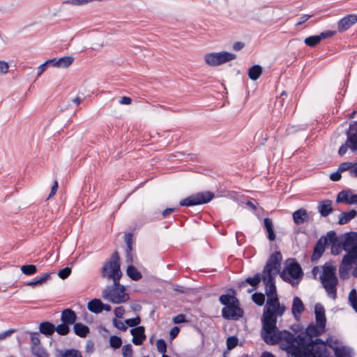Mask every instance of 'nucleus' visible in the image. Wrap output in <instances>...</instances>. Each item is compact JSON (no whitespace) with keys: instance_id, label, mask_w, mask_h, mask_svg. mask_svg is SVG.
Here are the masks:
<instances>
[{"instance_id":"obj_11","label":"nucleus","mask_w":357,"mask_h":357,"mask_svg":"<svg viewBox=\"0 0 357 357\" xmlns=\"http://www.w3.org/2000/svg\"><path fill=\"white\" fill-rule=\"evenodd\" d=\"M222 316L227 320H238L243 316V310L239 306V303H233L228 307L222 308Z\"/></svg>"},{"instance_id":"obj_51","label":"nucleus","mask_w":357,"mask_h":357,"mask_svg":"<svg viewBox=\"0 0 357 357\" xmlns=\"http://www.w3.org/2000/svg\"><path fill=\"white\" fill-rule=\"evenodd\" d=\"M71 273V268L69 267H65L58 272V276L64 280L66 279Z\"/></svg>"},{"instance_id":"obj_22","label":"nucleus","mask_w":357,"mask_h":357,"mask_svg":"<svg viewBox=\"0 0 357 357\" xmlns=\"http://www.w3.org/2000/svg\"><path fill=\"white\" fill-rule=\"evenodd\" d=\"M292 218L296 225H303L309 220V214L306 209L301 208L292 213Z\"/></svg>"},{"instance_id":"obj_9","label":"nucleus","mask_w":357,"mask_h":357,"mask_svg":"<svg viewBox=\"0 0 357 357\" xmlns=\"http://www.w3.org/2000/svg\"><path fill=\"white\" fill-rule=\"evenodd\" d=\"M261 321L264 339L266 337H271L273 334H277L279 330L276 326V316L271 314V312L268 313H263V318Z\"/></svg>"},{"instance_id":"obj_63","label":"nucleus","mask_w":357,"mask_h":357,"mask_svg":"<svg viewBox=\"0 0 357 357\" xmlns=\"http://www.w3.org/2000/svg\"><path fill=\"white\" fill-rule=\"evenodd\" d=\"M36 355L38 356V357H48V354L43 349H41L40 347L36 348Z\"/></svg>"},{"instance_id":"obj_54","label":"nucleus","mask_w":357,"mask_h":357,"mask_svg":"<svg viewBox=\"0 0 357 357\" xmlns=\"http://www.w3.org/2000/svg\"><path fill=\"white\" fill-rule=\"evenodd\" d=\"M9 64L5 61H0V74H6L8 72Z\"/></svg>"},{"instance_id":"obj_17","label":"nucleus","mask_w":357,"mask_h":357,"mask_svg":"<svg viewBox=\"0 0 357 357\" xmlns=\"http://www.w3.org/2000/svg\"><path fill=\"white\" fill-rule=\"evenodd\" d=\"M130 332L132 335V342L134 344L139 346L143 344L146 337L144 326H137L130 329Z\"/></svg>"},{"instance_id":"obj_46","label":"nucleus","mask_w":357,"mask_h":357,"mask_svg":"<svg viewBox=\"0 0 357 357\" xmlns=\"http://www.w3.org/2000/svg\"><path fill=\"white\" fill-rule=\"evenodd\" d=\"M133 350L131 344H126L122 347L123 357H132Z\"/></svg>"},{"instance_id":"obj_38","label":"nucleus","mask_w":357,"mask_h":357,"mask_svg":"<svg viewBox=\"0 0 357 357\" xmlns=\"http://www.w3.org/2000/svg\"><path fill=\"white\" fill-rule=\"evenodd\" d=\"M74 58L70 56L61 57L56 61L57 68H66L69 67L73 62Z\"/></svg>"},{"instance_id":"obj_13","label":"nucleus","mask_w":357,"mask_h":357,"mask_svg":"<svg viewBox=\"0 0 357 357\" xmlns=\"http://www.w3.org/2000/svg\"><path fill=\"white\" fill-rule=\"evenodd\" d=\"M346 135L351 151L357 153V121H353L350 123Z\"/></svg>"},{"instance_id":"obj_36","label":"nucleus","mask_w":357,"mask_h":357,"mask_svg":"<svg viewBox=\"0 0 357 357\" xmlns=\"http://www.w3.org/2000/svg\"><path fill=\"white\" fill-rule=\"evenodd\" d=\"M219 301L222 305H225V307H228L233 303H237V304H238V298L234 296L229 294L221 295L219 298Z\"/></svg>"},{"instance_id":"obj_52","label":"nucleus","mask_w":357,"mask_h":357,"mask_svg":"<svg viewBox=\"0 0 357 357\" xmlns=\"http://www.w3.org/2000/svg\"><path fill=\"white\" fill-rule=\"evenodd\" d=\"M351 268L341 264L339 267L340 276L342 279H345L348 277V272Z\"/></svg>"},{"instance_id":"obj_42","label":"nucleus","mask_w":357,"mask_h":357,"mask_svg":"<svg viewBox=\"0 0 357 357\" xmlns=\"http://www.w3.org/2000/svg\"><path fill=\"white\" fill-rule=\"evenodd\" d=\"M109 345L114 349L120 348L122 345L121 338L116 335H112L109 337Z\"/></svg>"},{"instance_id":"obj_25","label":"nucleus","mask_w":357,"mask_h":357,"mask_svg":"<svg viewBox=\"0 0 357 357\" xmlns=\"http://www.w3.org/2000/svg\"><path fill=\"white\" fill-rule=\"evenodd\" d=\"M279 303L280 302L278 296L271 297L270 295H268L266 304L264 308V313L271 312V314L275 315V308L278 307Z\"/></svg>"},{"instance_id":"obj_6","label":"nucleus","mask_w":357,"mask_h":357,"mask_svg":"<svg viewBox=\"0 0 357 357\" xmlns=\"http://www.w3.org/2000/svg\"><path fill=\"white\" fill-rule=\"evenodd\" d=\"M214 197V193L210 191L201 192L193 194L180 201L179 205L182 206H194L204 204L211 201Z\"/></svg>"},{"instance_id":"obj_19","label":"nucleus","mask_w":357,"mask_h":357,"mask_svg":"<svg viewBox=\"0 0 357 357\" xmlns=\"http://www.w3.org/2000/svg\"><path fill=\"white\" fill-rule=\"evenodd\" d=\"M350 190H342L337 196L336 202L347 204H357V195H350Z\"/></svg>"},{"instance_id":"obj_15","label":"nucleus","mask_w":357,"mask_h":357,"mask_svg":"<svg viewBox=\"0 0 357 357\" xmlns=\"http://www.w3.org/2000/svg\"><path fill=\"white\" fill-rule=\"evenodd\" d=\"M342 245L345 251H357V232L347 233Z\"/></svg>"},{"instance_id":"obj_53","label":"nucleus","mask_w":357,"mask_h":357,"mask_svg":"<svg viewBox=\"0 0 357 357\" xmlns=\"http://www.w3.org/2000/svg\"><path fill=\"white\" fill-rule=\"evenodd\" d=\"M113 324L120 331H126L128 329V327L121 321L117 320L116 318L113 319Z\"/></svg>"},{"instance_id":"obj_61","label":"nucleus","mask_w":357,"mask_h":357,"mask_svg":"<svg viewBox=\"0 0 357 357\" xmlns=\"http://www.w3.org/2000/svg\"><path fill=\"white\" fill-rule=\"evenodd\" d=\"M330 178L333 181H338L341 178V172L337 169V172L330 175Z\"/></svg>"},{"instance_id":"obj_4","label":"nucleus","mask_w":357,"mask_h":357,"mask_svg":"<svg viewBox=\"0 0 357 357\" xmlns=\"http://www.w3.org/2000/svg\"><path fill=\"white\" fill-rule=\"evenodd\" d=\"M102 277L112 279L114 282V289H119L120 279L122 276L121 271L120 257L117 251H115L111 256L109 260L106 262L102 268Z\"/></svg>"},{"instance_id":"obj_3","label":"nucleus","mask_w":357,"mask_h":357,"mask_svg":"<svg viewBox=\"0 0 357 357\" xmlns=\"http://www.w3.org/2000/svg\"><path fill=\"white\" fill-rule=\"evenodd\" d=\"M282 340L285 341L287 344L286 351L291 357H305V353L303 352V349H298L300 346L298 335L294 336L289 331H278L277 334L264 338V342L271 345L278 344Z\"/></svg>"},{"instance_id":"obj_32","label":"nucleus","mask_w":357,"mask_h":357,"mask_svg":"<svg viewBox=\"0 0 357 357\" xmlns=\"http://www.w3.org/2000/svg\"><path fill=\"white\" fill-rule=\"evenodd\" d=\"M101 306H102V303L98 298L92 299L88 303L89 310L96 314H98L102 312Z\"/></svg>"},{"instance_id":"obj_48","label":"nucleus","mask_w":357,"mask_h":357,"mask_svg":"<svg viewBox=\"0 0 357 357\" xmlns=\"http://www.w3.org/2000/svg\"><path fill=\"white\" fill-rule=\"evenodd\" d=\"M238 342L236 336H230L227 339V347L228 350H231L237 345Z\"/></svg>"},{"instance_id":"obj_1","label":"nucleus","mask_w":357,"mask_h":357,"mask_svg":"<svg viewBox=\"0 0 357 357\" xmlns=\"http://www.w3.org/2000/svg\"><path fill=\"white\" fill-rule=\"evenodd\" d=\"M325 328H321L319 325L310 324L305 332L298 334L299 347L305 353V357H331L330 352L327 350L326 342L320 338L313 340L314 337L320 335Z\"/></svg>"},{"instance_id":"obj_28","label":"nucleus","mask_w":357,"mask_h":357,"mask_svg":"<svg viewBox=\"0 0 357 357\" xmlns=\"http://www.w3.org/2000/svg\"><path fill=\"white\" fill-rule=\"evenodd\" d=\"M40 333L47 337L51 336L55 332V326L49 321H43L39 326Z\"/></svg>"},{"instance_id":"obj_30","label":"nucleus","mask_w":357,"mask_h":357,"mask_svg":"<svg viewBox=\"0 0 357 357\" xmlns=\"http://www.w3.org/2000/svg\"><path fill=\"white\" fill-rule=\"evenodd\" d=\"M73 325L74 333L80 337H86L90 332L89 328L82 323L75 322Z\"/></svg>"},{"instance_id":"obj_39","label":"nucleus","mask_w":357,"mask_h":357,"mask_svg":"<svg viewBox=\"0 0 357 357\" xmlns=\"http://www.w3.org/2000/svg\"><path fill=\"white\" fill-rule=\"evenodd\" d=\"M60 355L56 357H82V353L75 349H66L63 352L59 351Z\"/></svg>"},{"instance_id":"obj_5","label":"nucleus","mask_w":357,"mask_h":357,"mask_svg":"<svg viewBox=\"0 0 357 357\" xmlns=\"http://www.w3.org/2000/svg\"><path fill=\"white\" fill-rule=\"evenodd\" d=\"M335 271L336 267L335 266L326 263L323 266V273L320 277L321 282L326 292L333 298L336 297L338 283Z\"/></svg>"},{"instance_id":"obj_20","label":"nucleus","mask_w":357,"mask_h":357,"mask_svg":"<svg viewBox=\"0 0 357 357\" xmlns=\"http://www.w3.org/2000/svg\"><path fill=\"white\" fill-rule=\"evenodd\" d=\"M305 310V305L302 301V300L298 297L295 296L293 299L292 306H291V312L294 317V319L298 321L301 318V313Z\"/></svg>"},{"instance_id":"obj_37","label":"nucleus","mask_w":357,"mask_h":357,"mask_svg":"<svg viewBox=\"0 0 357 357\" xmlns=\"http://www.w3.org/2000/svg\"><path fill=\"white\" fill-rule=\"evenodd\" d=\"M262 73V68L259 65L252 66L248 70V77L252 80H257Z\"/></svg>"},{"instance_id":"obj_50","label":"nucleus","mask_w":357,"mask_h":357,"mask_svg":"<svg viewBox=\"0 0 357 357\" xmlns=\"http://www.w3.org/2000/svg\"><path fill=\"white\" fill-rule=\"evenodd\" d=\"M156 346L158 351L161 354H165L167 351V344L163 339H159L157 340Z\"/></svg>"},{"instance_id":"obj_55","label":"nucleus","mask_w":357,"mask_h":357,"mask_svg":"<svg viewBox=\"0 0 357 357\" xmlns=\"http://www.w3.org/2000/svg\"><path fill=\"white\" fill-rule=\"evenodd\" d=\"M348 149H350V145L347 140L345 143L342 144L338 150L339 155L341 156L344 155L347 153Z\"/></svg>"},{"instance_id":"obj_58","label":"nucleus","mask_w":357,"mask_h":357,"mask_svg":"<svg viewBox=\"0 0 357 357\" xmlns=\"http://www.w3.org/2000/svg\"><path fill=\"white\" fill-rule=\"evenodd\" d=\"M313 16V15H303L301 16L297 23L296 24V26H300L303 24L304 22H305L307 20H308L310 18H311Z\"/></svg>"},{"instance_id":"obj_14","label":"nucleus","mask_w":357,"mask_h":357,"mask_svg":"<svg viewBox=\"0 0 357 357\" xmlns=\"http://www.w3.org/2000/svg\"><path fill=\"white\" fill-rule=\"evenodd\" d=\"M335 34V31H326L321 32L319 35L311 36L307 37L304 40V43L307 46L310 47H315L322 40L331 38Z\"/></svg>"},{"instance_id":"obj_64","label":"nucleus","mask_w":357,"mask_h":357,"mask_svg":"<svg viewBox=\"0 0 357 357\" xmlns=\"http://www.w3.org/2000/svg\"><path fill=\"white\" fill-rule=\"evenodd\" d=\"M36 355L38 356V357H48V354L43 349H41L40 347L36 348Z\"/></svg>"},{"instance_id":"obj_16","label":"nucleus","mask_w":357,"mask_h":357,"mask_svg":"<svg viewBox=\"0 0 357 357\" xmlns=\"http://www.w3.org/2000/svg\"><path fill=\"white\" fill-rule=\"evenodd\" d=\"M357 22V15H348L342 18L337 22V29L340 33L344 32L348 30L351 26Z\"/></svg>"},{"instance_id":"obj_56","label":"nucleus","mask_w":357,"mask_h":357,"mask_svg":"<svg viewBox=\"0 0 357 357\" xmlns=\"http://www.w3.org/2000/svg\"><path fill=\"white\" fill-rule=\"evenodd\" d=\"M173 322L174 324H181L187 322L185 316L183 314H178L173 318Z\"/></svg>"},{"instance_id":"obj_41","label":"nucleus","mask_w":357,"mask_h":357,"mask_svg":"<svg viewBox=\"0 0 357 357\" xmlns=\"http://www.w3.org/2000/svg\"><path fill=\"white\" fill-rule=\"evenodd\" d=\"M55 331L60 335H66L70 333L69 325L62 322L55 327Z\"/></svg>"},{"instance_id":"obj_43","label":"nucleus","mask_w":357,"mask_h":357,"mask_svg":"<svg viewBox=\"0 0 357 357\" xmlns=\"http://www.w3.org/2000/svg\"><path fill=\"white\" fill-rule=\"evenodd\" d=\"M252 301L259 306L264 305L265 301V296L261 292H255L252 295Z\"/></svg>"},{"instance_id":"obj_7","label":"nucleus","mask_w":357,"mask_h":357,"mask_svg":"<svg viewBox=\"0 0 357 357\" xmlns=\"http://www.w3.org/2000/svg\"><path fill=\"white\" fill-rule=\"evenodd\" d=\"M303 273L300 264L294 259L280 273V278L286 282L294 286V282L290 279L301 280Z\"/></svg>"},{"instance_id":"obj_24","label":"nucleus","mask_w":357,"mask_h":357,"mask_svg":"<svg viewBox=\"0 0 357 357\" xmlns=\"http://www.w3.org/2000/svg\"><path fill=\"white\" fill-rule=\"evenodd\" d=\"M326 343L329 347L333 349L335 357H350L349 351L344 347H340L334 345L337 343L336 341L327 340Z\"/></svg>"},{"instance_id":"obj_34","label":"nucleus","mask_w":357,"mask_h":357,"mask_svg":"<svg viewBox=\"0 0 357 357\" xmlns=\"http://www.w3.org/2000/svg\"><path fill=\"white\" fill-rule=\"evenodd\" d=\"M126 273L128 276L134 281H138L142 278V273L132 265L128 266Z\"/></svg>"},{"instance_id":"obj_31","label":"nucleus","mask_w":357,"mask_h":357,"mask_svg":"<svg viewBox=\"0 0 357 357\" xmlns=\"http://www.w3.org/2000/svg\"><path fill=\"white\" fill-rule=\"evenodd\" d=\"M357 215L356 210L352 209L348 212H343L339 216L338 223L340 225H345Z\"/></svg>"},{"instance_id":"obj_23","label":"nucleus","mask_w":357,"mask_h":357,"mask_svg":"<svg viewBox=\"0 0 357 357\" xmlns=\"http://www.w3.org/2000/svg\"><path fill=\"white\" fill-rule=\"evenodd\" d=\"M77 314L70 308L64 309L61 312V321L68 325L74 324L77 320Z\"/></svg>"},{"instance_id":"obj_26","label":"nucleus","mask_w":357,"mask_h":357,"mask_svg":"<svg viewBox=\"0 0 357 357\" xmlns=\"http://www.w3.org/2000/svg\"><path fill=\"white\" fill-rule=\"evenodd\" d=\"M261 280H262V273H257L253 277H249L246 278L245 280L242 281L239 287H245L248 284H250L252 287H254V289H257Z\"/></svg>"},{"instance_id":"obj_10","label":"nucleus","mask_w":357,"mask_h":357,"mask_svg":"<svg viewBox=\"0 0 357 357\" xmlns=\"http://www.w3.org/2000/svg\"><path fill=\"white\" fill-rule=\"evenodd\" d=\"M126 288L121 285L119 289L105 290L102 296L112 303H122L129 300L130 296L125 292Z\"/></svg>"},{"instance_id":"obj_47","label":"nucleus","mask_w":357,"mask_h":357,"mask_svg":"<svg viewBox=\"0 0 357 357\" xmlns=\"http://www.w3.org/2000/svg\"><path fill=\"white\" fill-rule=\"evenodd\" d=\"M125 242L126 243V250H133V236L131 233L125 234Z\"/></svg>"},{"instance_id":"obj_8","label":"nucleus","mask_w":357,"mask_h":357,"mask_svg":"<svg viewBox=\"0 0 357 357\" xmlns=\"http://www.w3.org/2000/svg\"><path fill=\"white\" fill-rule=\"evenodd\" d=\"M236 58V54L228 52H213L206 54L205 62L210 66H218L232 61Z\"/></svg>"},{"instance_id":"obj_57","label":"nucleus","mask_w":357,"mask_h":357,"mask_svg":"<svg viewBox=\"0 0 357 357\" xmlns=\"http://www.w3.org/2000/svg\"><path fill=\"white\" fill-rule=\"evenodd\" d=\"M114 312L116 317L121 318L125 313V309L123 306H119L115 308Z\"/></svg>"},{"instance_id":"obj_49","label":"nucleus","mask_w":357,"mask_h":357,"mask_svg":"<svg viewBox=\"0 0 357 357\" xmlns=\"http://www.w3.org/2000/svg\"><path fill=\"white\" fill-rule=\"evenodd\" d=\"M140 321L141 319L139 316H137L135 318L127 319L125 321V323L130 327L135 328L140 324Z\"/></svg>"},{"instance_id":"obj_2","label":"nucleus","mask_w":357,"mask_h":357,"mask_svg":"<svg viewBox=\"0 0 357 357\" xmlns=\"http://www.w3.org/2000/svg\"><path fill=\"white\" fill-rule=\"evenodd\" d=\"M282 256L280 251H275L268 258L262 271V282L266 285V294L268 297L278 296L275 278L279 273Z\"/></svg>"},{"instance_id":"obj_62","label":"nucleus","mask_w":357,"mask_h":357,"mask_svg":"<svg viewBox=\"0 0 357 357\" xmlns=\"http://www.w3.org/2000/svg\"><path fill=\"white\" fill-rule=\"evenodd\" d=\"M285 310V306L283 305H280V304L279 303L278 307L275 308V316H282L284 313Z\"/></svg>"},{"instance_id":"obj_35","label":"nucleus","mask_w":357,"mask_h":357,"mask_svg":"<svg viewBox=\"0 0 357 357\" xmlns=\"http://www.w3.org/2000/svg\"><path fill=\"white\" fill-rule=\"evenodd\" d=\"M30 340L31 343V349L33 355L36 356V349L40 346V340L39 334L37 332H29Z\"/></svg>"},{"instance_id":"obj_33","label":"nucleus","mask_w":357,"mask_h":357,"mask_svg":"<svg viewBox=\"0 0 357 357\" xmlns=\"http://www.w3.org/2000/svg\"><path fill=\"white\" fill-rule=\"evenodd\" d=\"M264 227L268 233V238L269 241H274L275 239V234L274 233L273 225L272 220L269 218H266L264 220Z\"/></svg>"},{"instance_id":"obj_40","label":"nucleus","mask_w":357,"mask_h":357,"mask_svg":"<svg viewBox=\"0 0 357 357\" xmlns=\"http://www.w3.org/2000/svg\"><path fill=\"white\" fill-rule=\"evenodd\" d=\"M22 273L26 275H32L37 272V268L33 264L23 265L20 268Z\"/></svg>"},{"instance_id":"obj_18","label":"nucleus","mask_w":357,"mask_h":357,"mask_svg":"<svg viewBox=\"0 0 357 357\" xmlns=\"http://www.w3.org/2000/svg\"><path fill=\"white\" fill-rule=\"evenodd\" d=\"M327 242L326 241V236L319 238L313 249V252L311 256V261L312 262L317 261L324 254L326 248Z\"/></svg>"},{"instance_id":"obj_27","label":"nucleus","mask_w":357,"mask_h":357,"mask_svg":"<svg viewBox=\"0 0 357 357\" xmlns=\"http://www.w3.org/2000/svg\"><path fill=\"white\" fill-rule=\"evenodd\" d=\"M319 213L323 217H326L333 211L332 201L329 199L324 200L319 202L318 206Z\"/></svg>"},{"instance_id":"obj_12","label":"nucleus","mask_w":357,"mask_h":357,"mask_svg":"<svg viewBox=\"0 0 357 357\" xmlns=\"http://www.w3.org/2000/svg\"><path fill=\"white\" fill-rule=\"evenodd\" d=\"M327 245H331V253L337 255L343 249L342 243L339 242V239L334 231L327 232L326 236Z\"/></svg>"},{"instance_id":"obj_44","label":"nucleus","mask_w":357,"mask_h":357,"mask_svg":"<svg viewBox=\"0 0 357 357\" xmlns=\"http://www.w3.org/2000/svg\"><path fill=\"white\" fill-rule=\"evenodd\" d=\"M349 301L354 310L357 312V292L355 289L351 290L349 294Z\"/></svg>"},{"instance_id":"obj_60","label":"nucleus","mask_w":357,"mask_h":357,"mask_svg":"<svg viewBox=\"0 0 357 357\" xmlns=\"http://www.w3.org/2000/svg\"><path fill=\"white\" fill-rule=\"evenodd\" d=\"M179 331H180V329L178 327H177V326L173 327L169 332L170 339H172V340L174 339L178 335Z\"/></svg>"},{"instance_id":"obj_45","label":"nucleus","mask_w":357,"mask_h":357,"mask_svg":"<svg viewBox=\"0 0 357 357\" xmlns=\"http://www.w3.org/2000/svg\"><path fill=\"white\" fill-rule=\"evenodd\" d=\"M353 166H354V162H342L338 167V170L340 172H343L348 170V171H349V174L351 176V170L353 169Z\"/></svg>"},{"instance_id":"obj_21","label":"nucleus","mask_w":357,"mask_h":357,"mask_svg":"<svg viewBox=\"0 0 357 357\" xmlns=\"http://www.w3.org/2000/svg\"><path fill=\"white\" fill-rule=\"evenodd\" d=\"M314 314L317 324L321 326V328H325L326 318L324 306L320 303H317L314 306Z\"/></svg>"},{"instance_id":"obj_29","label":"nucleus","mask_w":357,"mask_h":357,"mask_svg":"<svg viewBox=\"0 0 357 357\" xmlns=\"http://www.w3.org/2000/svg\"><path fill=\"white\" fill-rule=\"evenodd\" d=\"M347 253L343 257L341 264L351 268V266L357 261V251H346Z\"/></svg>"},{"instance_id":"obj_59","label":"nucleus","mask_w":357,"mask_h":357,"mask_svg":"<svg viewBox=\"0 0 357 357\" xmlns=\"http://www.w3.org/2000/svg\"><path fill=\"white\" fill-rule=\"evenodd\" d=\"M15 331L14 329H9L6 331L0 333V340H2L7 337L10 336Z\"/></svg>"}]
</instances>
